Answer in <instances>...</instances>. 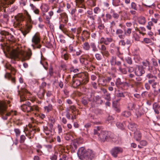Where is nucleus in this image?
Wrapping results in <instances>:
<instances>
[{
    "label": "nucleus",
    "mask_w": 160,
    "mask_h": 160,
    "mask_svg": "<svg viewBox=\"0 0 160 160\" xmlns=\"http://www.w3.org/2000/svg\"><path fill=\"white\" fill-rule=\"evenodd\" d=\"M82 37H85L87 39H88L89 37V33L87 31L84 30L82 33Z\"/></svg>",
    "instance_id": "obj_40"
},
{
    "label": "nucleus",
    "mask_w": 160,
    "mask_h": 160,
    "mask_svg": "<svg viewBox=\"0 0 160 160\" xmlns=\"http://www.w3.org/2000/svg\"><path fill=\"white\" fill-rule=\"evenodd\" d=\"M14 131L15 133L16 137H18L20 135L21 132L19 129L15 128L14 129Z\"/></svg>",
    "instance_id": "obj_41"
},
{
    "label": "nucleus",
    "mask_w": 160,
    "mask_h": 160,
    "mask_svg": "<svg viewBox=\"0 0 160 160\" xmlns=\"http://www.w3.org/2000/svg\"><path fill=\"white\" fill-rule=\"evenodd\" d=\"M100 11L101 9L98 7L95 8L93 10L95 14H98L100 12Z\"/></svg>",
    "instance_id": "obj_58"
},
{
    "label": "nucleus",
    "mask_w": 160,
    "mask_h": 160,
    "mask_svg": "<svg viewBox=\"0 0 160 160\" xmlns=\"http://www.w3.org/2000/svg\"><path fill=\"white\" fill-rule=\"evenodd\" d=\"M125 60L129 64H132V60L131 58L129 57L126 58Z\"/></svg>",
    "instance_id": "obj_51"
},
{
    "label": "nucleus",
    "mask_w": 160,
    "mask_h": 160,
    "mask_svg": "<svg viewBox=\"0 0 160 160\" xmlns=\"http://www.w3.org/2000/svg\"><path fill=\"white\" fill-rule=\"evenodd\" d=\"M110 10L109 12L111 14L112 18H113L115 19H118L119 18V15L118 14L116 13L115 10L112 8H109Z\"/></svg>",
    "instance_id": "obj_12"
},
{
    "label": "nucleus",
    "mask_w": 160,
    "mask_h": 160,
    "mask_svg": "<svg viewBox=\"0 0 160 160\" xmlns=\"http://www.w3.org/2000/svg\"><path fill=\"white\" fill-rule=\"evenodd\" d=\"M123 31L121 29H116V34L118 35V37L121 39H123L125 37V35L123 34Z\"/></svg>",
    "instance_id": "obj_14"
},
{
    "label": "nucleus",
    "mask_w": 160,
    "mask_h": 160,
    "mask_svg": "<svg viewBox=\"0 0 160 160\" xmlns=\"http://www.w3.org/2000/svg\"><path fill=\"white\" fill-rule=\"evenodd\" d=\"M32 10L33 12L36 15H39L40 13V10L38 8L36 7L32 4H30V5Z\"/></svg>",
    "instance_id": "obj_24"
},
{
    "label": "nucleus",
    "mask_w": 160,
    "mask_h": 160,
    "mask_svg": "<svg viewBox=\"0 0 160 160\" xmlns=\"http://www.w3.org/2000/svg\"><path fill=\"white\" fill-rule=\"evenodd\" d=\"M128 129L132 131H136L137 130V125L133 122H130L128 125Z\"/></svg>",
    "instance_id": "obj_17"
},
{
    "label": "nucleus",
    "mask_w": 160,
    "mask_h": 160,
    "mask_svg": "<svg viewBox=\"0 0 160 160\" xmlns=\"http://www.w3.org/2000/svg\"><path fill=\"white\" fill-rule=\"evenodd\" d=\"M143 41L147 44L150 43L152 42L151 40L148 38H144Z\"/></svg>",
    "instance_id": "obj_59"
},
{
    "label": "nucleus",
    "mask_w": 160,
    "mask_h": 160,
    "mask_svg": "<svg viewBox=\"0 0 160 160\" xmlns=\"http://www.w3.org/2000/svg\"><path fill=\"white\" fill-rule=\"evenodd\" d=\"M32 41L35 44L38 45L40 42V39L38 35L36 34H35L32 38Z\"/></svg>",
    "instance_id": "obj_19"
},
{
    "label": "nucleus",
    "mask_w": 160,
    "mask_h": 160,
    "mask_svg": "<svg viewBox=\"0 0 160 160\" xmlns=\"http://www.w3.org/2000/svg\"><path fill=\"white\" fill-rule=\"evenodd\" d=\"M119 48L118 47H117L116 48V49L117 51V52L116 53V55L118 57L120 58L121 60H123V58L122 57H121L120 56V55L121 54L119 51Z\"/></svg>",
    "instance_id": "obj_53"
},
{
    "label": "nucleus",
    "mask_w": 160,
    "mask_h": 160,
    "mask_svg": "<svg viewBox=\"0 0 160 160\" xmlns=\"http://www.w3.org/2000/svg\"><path fill=\"white\" fill-rule=\"evenodd\" d=\"M100 127L99 126H97L94 129V134L95 135L98 134V132L100 130Z\"/></svg>",
    "instance_id": "obj_57"
},
{
    "label": "nucleus",
    "mask_w": 160,
    "mask_h": 160,
    "mask_svg": "<svg viewBox=\"0 0 160 160\" xmlns=\"http://www.w3.org/2000/svg\"><path fill=\"white\" fill-rule=\"evenodd\" d=\"M2 35L6 36V37L8 36V37L6 38H8L9 40H12L13 39L14 37L11 34L9 33L8 32L6 31H3L2 32Z\"/></svg>",
    "instance_id": "obj_27"
},
{
    "label": "nucleus",
    "mask_w": 160,
    "mask_h": 160,
    "mask_svg": "<svg viewBox=\"0 0 160 160\" xmlns=\"http://www.w3.org/2000/svg\"><path fill=\"white\" fill-rule=\"evenodd\" d=\"M112 41L113 39L111 38H104L102 37L100 39L99 42L100 44H104L106 45H108Z\"/></svg>",
    "instance_id": "obj_10"
},
{
    "label": "nucleus",
    "mask_w": 160,
    "mask_h": 160,
    "mask_svg": "<svg viewBox=\"0 0 160 160\" xmlns=\"http://www.w3.org/2000/svg\"><path fill=\"white\" fill-rule=\"evenodd\" d=\"M71 159V158L67 154H63L62 158H60L59 160H69Z\"/></svg>",
    "instance_id": "obj_42"
},
{
    "label": "nucleus",
    "mask_w": 160,
    "mask_h": 160,
    "mask_svg": "<svg viewBox=\"0 0 160 160\" xmlns=\"http://www.w3.org/2000/svg\"><path fill=\"white\" fill-rule=\"evenodd\" d=\"M131 115V112L128 111H125L122 113V115L125 117H128Z\"/></svg>",
    "instance_id": "obj_31"
},
{
    "label": "nucleus",
    "mask_w": 160,
    "mask_h": 160,
    "mask_svg": "<svg viewBox=\"0 0 160 160\" xmlns=\"http://www.w3.org/2000/svg\"><path fill=\"white\" fill-rule=\"evenodd\" d=\"M130 8L132 9L135 11L138 10V8L137 7V4L134 2H132L131 4Z\"/></svg>",
    "instance_id": "obj_36"
},
{
    "label": "nucleus",
    "mask_w": 160,
    "mask_h": 160,
    "mask_svg": "<svg viewBox=\"0 0 160 160\" xmlns=\"http://www.w3.org/2000/svg\"><path fill=\"white\" fill-rule=\"evenodd\" d=\"M115 83L117 87H118L119 85L122 84V82H121V79L119 78H118L116 79Z\"/></svg>",
    "instance_id": "obj_46"
},
{
    "label": "nucleus",
    "mask_w": 160,
    "mask_h": 160,
    "mask_svg": "<svg viewBox=\"0 0 160 160\" xmlns=\"http://www.w3.org/2000/svg\"><path fill=\"white\" fill-rule=\"evenodd\" d=\"M42 12H47L49 9V6L46 4L42 3L40 7Z\"/></svg>",
    "instance_id": "obj_22"
},
{
    "label": "nucleus",
    "mask_w": 160,
    "mask_h": 160,
    "mask_svg": "<svg viewBox=\"0 0 160 160\" xmlns=\"http://www.w3.org/2000/svg\"><path fill=\"white\" fill-rule=\"evenodd\" d=\"M91 47L92 48V50L94 52L97 51L98 49L97 48L96 45L94 43H91Z\"/></svg>",
    "instance_id": "obj_44"
},
{
    "label": "nucleus",
    "mask_w": 160,
    "mask_h": 160,
    "mask_svg": "<svg viewBox=\"0 0 160 160\" xmlns=\"http://www.w3.org/2000/svg\"><path fill=\"white\" fill-rule=\"evenodd\" d=\"M98 139L101 142L109 141L114 138V134L111 132L102 131L98 135Z\"/></svg>",
    "instance_id": "obj_3"
},
{
    "label": "nucleus",
    "mask_w": 160,
    "mask_h": 160,
    "mask_svg": "<svg viewBox=\"0 0 160 160\" xmlns=\"http://www.w3.org/2000/svg\"><path fill=\"white\" fill-rule=\"evenodd\" d=\"M132 29L131 28H128L127 30L124 31V34L127 35L129 36L131 33Z\"/></svg>",
    "instance_id": "obj_49"
},
{
    "label": "nucleus",
    "mask_w": 160,
    "mask_h": 160,
    "mask_svg": "<svg viewBox=\"0 0 160 160\" xmlns=\"http://www.w3.org/2000/svg\"><path fill=\"white\" fill-rule=\"evenodd\" d=\"M105 99L108 101H110L111 100L110 94L109 93H107L106 94V97L105 98Z\"/></svg>",
    "instance_id": "obj_64"
},
{
    "label": "nucleus",
    "mask_w": 160,
    "mask_h": 160,
    "mask_svg": "<svg viewBox=\"0 0 160 160\" xmlns=\"http://www.w3.org/2000/svg\"><path fill=\"white\" fill-rule=\"evenodd\" d=\"M68 49L70 52H76V50L73 48V47L72 45H69Z\"/></svg>",
    "instance_id": "obj_63"
},
{
    "label": "nucleus",
    "mask_w": 160,
    "mask_h": 160,
    "mask_svg": "<svg viewBox=\"0 0 160 160\" xmlns=\"http://www.w3.org/2000/svg\"><path fill=\"white\" fill-rule=\"evenodd\" d=\"M154 100V98L150 100H147L146 102V104L149 106H151L152 104V102H153Z\"/></svg>",
    "instance_id": "obj_54"
},
{
    "label": "nucleus",
    "mask_w": 160,
    "mask_h": 160,
    "mask_svg": "<svg viewBox=\"0 0 160 160\" xmlns=\"http://www.w3.org/2000/svg\"><path fill=\"white\" fill-rule=\"evenodd\" d=\"M90 101V100L89 98H82V103L85 106L87 105L88 102Z\"/></svg>",
    "instance_id": "obj_38"
},
{
    "label": "nucleus",
    "mask_w": 160,
    "mask_h": 160,
    "mask_svg": "<svg viewBox=\"0 0 160 160\" xmlns=\"http://www.w3.org/2000/svg\"><path fill=\"white\" fill-rule=\"evenodd\" d=\"M6 78L11 80L12 83H15V79L14 77H12L11 74L7 72L6 73L4 76Z\"/></svg>",
    "instance_id": "obj_21"
},
{
    "label": "nucleus",
    "mask_w": 160,
    "mask_h": 160,
    "mask_svg": "<svg viewBox=\"0 0 160 160\" xmlns=\"http://www.w3.org/2000/svg\"><path fill=\"white\" fill-rule=\"evenodd\" d=\"M145 72L142 66H138L135 69V73L138 77L142 76Z\"/></svg>",
    "instance_id": "obj_8"
},
{
    "label": "nucleus",
    "mask_w": 160,
    "mask_h": 160,
    "mask_svg": "<svg viewBox=\"0 0 160 160\" xmlns=\"http://www.w3.org/2000/svg\"><path fill=\"white\" fill-rule=\"evenodd\" d=\"M10 101L6 102L2 101L0 102V114L2 118L4 120H6L8 118V117L10 115H16L17 112L15 111H12L10 112H7V104H9Z\"/></svg>",
    "instance_id": "obj_2"
},
{
    "label": "nucleus",
    "mask_w": 160,
    "mask_h": 160,
    "mask_svg": "<svg viewBox=\"0 0 160 160\" xmlns=\"http://www.w3.org/2000/svg\"><path fill=\"white\" fill-rule=\"evenodd\" d=\"M36 129L34 128H31L27 133H26L25 134L27 137L29 139H32L36 132Z\"/></svg>",
    "instance_id": "obj_13"
},
{
    "label": "nucleus",
    "mask_w": 160,
    "mask_h": 160,
    "mask_svg": "<svg viewBox=\"0 0 160 160\" xmlns=\"http://www.w3.org/2000/svg\"><path fill=\"white\" fill-rule=\"evenodd\" d=\"M115 65H116L118 67V68L122 67V62L120 61H117L115 64Z\"/></svg>",
    "instance_id": "obj_62"
},
{
    "label": "nucleus",
    "mask_w": 160,
    "mask_h": 160,
    "mask_svg": "<svg viewBox=\"0 0 160 160\" xmlns=\"http://www.w3.org/2000/svg\"><path fill=\"white\" fill-rule=\"evenodd\" d=\"M133 38L136 41H139L140 37L138 34L134 33L133 35Z\"/></svg>",
    "instance_id": "obj_52"
},
{
    "label": "nucleus",
    "mask_w": 160,
    "mask_h": 160,
    "mask_svg": "<svg viewBox=\"0 0 160 160\" xmlns=\"http://www.w3.org/2000/svg\"><path fill=\"white\" fill-rule=\"evenodd\" d=\"M32 55V52L30 50L27 52L20 49L16 50L12 53L11 55V63H16V62L15 59H17L21 60L22 62L28 60L30 58Z\"/></svg>",
    "instance_id": "obj_1"
},
{
    "label": "nucleus",
    "mask_w": 160,
    "mask_h": 160,
    "mask_svg": "<svg viewBox=\"0 0 160 160\" xmlns=\"http://www.w3.org/2000/svg\"><path fill=\"white\" fill-rule=\"evenodd\" d=\"M146 77L148 79H153L154 78V79H157V77L155 76L152 75L151 73H149L147 75Z\"/></svg>",
    "instance_id": "obj_39"
},
{
    "label": "nucleus",
    "mask_w": 160,
    "mask_h": 160,
    "mask_svg": "<svg viewBox=\"0 0 160 160\" xmlns=\"http://www.w3.org/2000/svg\"><path fill=\"white\" fill-rule=\"evenodd\" d=\"M26 139L25 136L24 135H21L20 137L19 142L20 143H23Z\"/></svg>",
    "instance_id": "obj_50"
},
{
    "label": "nucleus",
    "mask_w": 160,
    "mask_h": 160,
    "mask_svg": "<svg viewBox=\"0 0 160 160\" xmlns=\"http://www.w3.org/2000/svg\"><path fill=\"white\" fill-rule=\"evenodd\" d=\"M59 28L66 35H68V32L67 28L65 27V25L63 24H60L59 26Z\"/></svg>",
    "instance_id": "obj_29"
},
{
    "label": "nucleus",
    "mask_w": 160,
    "mask_h": 160,
    "mask_svg": "<svg viewBox=\"0 0 160 160\" xmlns=\"http://www.w3.org/2000/svg\"><path fill=\"white\" fill-rule=\"evenodd\" d=\"M152 109L155 114H159L160 113V105L157 102H154L152 104Z\"/></svg>",
    "instance_id": "obj_11"
},
{
    "label": "nucleus",
    "mask_w": 160,
    "mask_h": 160,
    "mask_svg": "<svg viewBox=\"0 0 160 160\" xmlns=\"http://www.w3.org/2000/svg\"><path fill=\"white\" fill-rule=\"evenodd\" d=\"M145 18L143 16L140 17L138 19V22L141 24L144 25L146 23Z\"/></svg>",
    "instance_id": "obj_32"
},
{
    "label": "nucleus",
    "mask_w": 160,
    "mask_h": 160,
    "mask_svg": "<svg viewBox=\"0 0 160 160\" xmlns=\"http://www.w3.org/2000/svg\"><path fill=\"white\" fill-rule=\"evenodd\" d=\"M110 61L111 65L115 66V63L117 61L116 57L114 56H112Z\"/></svg>",
    "instance_id": "obj_35"
},
{
    "label": "nucleus",
    "mask_w": 160,
    "mask_h": 160,
    "mask_svg": "<svg viewBox=\"0 0 160 160\" xmlns=\"http://www.w3.org/2000/svg\"><path fill=\"white\" fill-rule=\"evenodd\" d=\"M83 48L86 50H89L90 48V46L88 43L85 42L83 45Z\"/></svg>",
    "instance_id": "obj_47"
},
{
    "label": "nucleus",
    "mask_w": 160,
    "mask_h": 160,
    "mask_svg": "<svg viewBox=\"0 0 160 160\" xmlns=\"http://www.w3.org/2000/svg\"><path fill=\"white\" fill-rule=\"evenodd\" d=\"M7 69L10 70L13 75H15L17 72V70L13 67H12L11 65H9L7 66Z\"/></svg>",
    "instance_id": "obj_28"
},
{
    "label": "nucleus",
    "mask_w": 160,
    "mask_h": 160,
    "mask_svg": "<svg viewBox=\"0 0 160 160\" xmlns=\"http://www.w3.org/2000/svg\"><path fill=\"white\" fill-rule=\"evenodd\" d=\"M105 16L106 17V19L103 18V21L105 22H107L108 20H110L112 18L111 14L109 12V13H107L105 15Z\"/></svg>",
    "instance_id": "obj_37"
},
{
    "label": "nucleus",
    "mask_w": 160,
    "mask_h": 160,
    "mask_svg": "<svg viewBox=\"0 0 160 160\" xmlns=\"http://www.w3.org/2000/svg\"><path fill=\"white\" fill-rule=\"evenodd\" d=\"M101 53L103 55H104L107 57H108L109 55V52L108 51L106 50L103 51H101Z\"/></svg>",
    "instance_id": "obj_61"
},
{
    "label": "nucleus",
    "mask_w": 160,
    "mask_h": 160,
    "mask_svg": "<svg viewBox=\"0 0 160 160\" xmlns=\"http://www.w3.org/2000/svg\"><path fill=\"white\" fill-rule=\"evenodd\" d=\"M112 4L115 7H118L119 6H123V4L121 2L120 0H112Z\"/></svg>",
    "instance_id": "obj_25"
},
{
    "label": "nucleus",
    "mask_w": 160,
    "mask_h": 160,
    "mask_svg": "<svg viewBox=\"0 0 160 160\" xmlns=\"http://www.w3.org/2000/svg\"><path fill=\"white\" fill-rule=\"evenodd\" d=\"M96 157L95 153L92 150H91V160L94 159Z\"/></svg>",
    "instance_id": "obj_60"
},
{
    "label": "nucleus",
    "mask_w": 160,
    "mask_h": 160,
    "mask_svg": "<svg viewBox=\"0 0 160 160\" xmlns=\"http://www.w3.org/2000/svg\"><path fill=\"white\" fill-rule=\"evenodd\" d=\"M134 138L137 141H139L141 138V133L139 130H136L134 132Z\"/></svg>",
    "instance_id": "obj_20"
},
{
    "label": "nucleus",
    "mask_w": 160,
    "mask_h": 160,
    "mask_svg": "<svg viewBox=\"0 0 160 160\" xmlns=\"http://www.w3.org/2000/svg\"><path fill=\"white\" fill-rule=\"evenodd\" d=\"M128 108L129 110H132L134 108V104L133 103H130L128 104Z\"/></svg>",
    "instance_id": "obj_55"
},
{
    "label": "nucleus",
    "mask_w": 160,
    "mask_h": 160,
    "mask_svg": "<svg viewBox=\"0 0 160 160\" xmlns=\"http://www.w3.org/2000/svg\"><path fill=\"white\" fill-rule=\"evenodd\" d=\"M136 81H134L132 79H129V81L131 82H133V85H134L136 86H138L140 85V82L142 80V79L141 78L139 77H137L136 78Z\"/></svg>",
    "instance_id": "obj_18"
},
{
    "label": "nucleus",
    "mask_w": 160,
    "mask_h": 160,
    "mask_svg": "<svg viewBox=\"0 0 160 160\" xmlns=\"http://www.w3.org/2000/svg\"><path fill=\"white\" fill-rule=\"evenodd\" d=\"M31 103L28 101H27L25 103L21 106L22 109L24 112H29L32 111Z\"/></svg>",
    "instance_id": "obj_9"
},
{
    "label": "nucleus",
    "mask_w": 160,
    "mask_h": 160,
    "mask_svg": "<svg viewBox=\"0 0 160 160\" xmlns=\"http://www.w3.org/2000/svg\"><path fill=\"white\" fill-rule=\"evenodd\" d=\"M26 18L27 22L25 27L21 30V32L24 37L28 33L32 28V20L31 16L28 12H26Z\"/></svg>",
    "instance_id": "obj_5"
},
{
    "label": "nucleus",
    "mask_w": 160,
    "mask_h": 160,
    "mask_svg": "<svg viewBox=\"0 0 160 160\" xmlns=\"http://www.w3.org/2000/svg\"><path fill=\"white\" fill-rule=\"evenodd\" d=\"M44 94L45 91L43 90L42 92H40L38 94V95L39 98L41 99H43L44 98Z\"/></svg>",
    "instance_id": "obj_43"
},
{
    "label": "nucleus",
    "mask_w": 160,
    "mask_h": 160,
    "mask_svg": "<svg viewBox=\"0 0 160 160\" xmlns=\"http://www.w3.org/2000/svg\"><path fill=\"white\" fill-rule=\"evenodd\" d=\"M82 60H83V64L86 65L89 64V62H90V60L88 61L86 58H82L80 59L81 62H82Z\"/></svg>",
    "instance_id": "obj_48"
},
{
    "label": "nucleus",
    "mask_w": 160,
    "mask_h": 160,
    "mask_svg": "<svg viewBox=\"0 0 160 160\" xmlns=\"http://www.w3.org/2000/svg\"><path fill=\"white\" fill-rule=\"evenodd\" d=\"M148 70L154 74H157L158 70L154 66H148Z\"/></svg>",
    "instance_id": "obj_23"
},
{
    "label": "nucleus",
    "mask_w": 160,
    "mask_h": 160,
    "mask_svg": "<svg viewBox=\"0 0 160 160\" xmlns=\"http://www.w3.org/2000/svg\"><path fill=\"white\" fill-rule=\"evenodd\" d=\"M31 108H32V111H38L39 110V108L36 105H33L32 106H31Z\"/></svg>",
    "instance_id": "obj_56"
},
{
    "label": "nucleus",
    "mask_w": 160,
    "mask_h": 160,
    "mask_svg": "<svg viewBox=\"0 0 160 160\" xmlns=\"http://www.w3.org/2000/svg\"><path fill=\"white\" fill-rule=\"evenodd\" d=\"M44 108L46 111L48 112L52 109V105L51 104H49L48 106L44 107Z\"/></svg>",
    "instance_id": "obj_34"
},
{
    "label": "nucleus",
    "mask_w": 160,
    "mask_h": 160,
    "mask_svg": "<svg viewBox=\"0 0 160 160\" xmlns=\"http://www.w3.org/2000/svg\"><path fill=\"white\" fill-rule=\"evenodd\" d=\"M102 102V100L101 99V97L98 95L97 96L95 97V99H94L92 102L93 103L92 104V106H95L96 104H101Z\"/></svg>",
    "instance_id": "obj_16"
},
{
    "label": "nucleus",
    "mask_w": 160,
    "mask_h": 160,
    "mask_svg": "<svg viewBox=\"0 0 160 160\" xmlns=\"http://www.w3.org/2000/svg\"><path fill=\"white\" fill-rule=\"evenodd\" d=\"M123 148L119 147H115L112 148L110 151V153L114 158H116L118 154L122 153L123 152Z\"/></svg>",
    "instance_id": "obj_6"
},
{
    "label": "nucleus",
    "mask_w": 160,
    "mask_h": 160,
    "mask_svg": "<svg viewBox=\"0 0 160 160\" xmlns=\"http://www.w3.org/2000/svg\"><path fill=\"white\" fill-rule=\"evenodd\" d=\"M16 21L14 23L15 27H20L24 20V17L22 14H19L15 17Z\"/></svg>",
    "instance_id": "obj_7"
},
{
    "label": "nucleus",
    "mask_w": 160,
    "mask_h": 160,
    "mask_svg": "<svg viewBox=\"0 0 160 160\" xmlns=\"http://www.w3.org/2000/svg\"><path fill=\"white\" fill-rule=\"evenodd\" d=\"M29 94V92L26 89L23 90L20 95L21 101L25 100L26 99V97L27 96V94Z\"/></svg>",
    "instance_id": "obj_15"
},
{
    "label": "nucleus",
    "mask_w": 160,
    "mask_h": 160,
    "mask_svg": "<svg viewBox=\"0 0 160 160\" xmlns=\"http://www.w3.org/2000/svg\"><path fill=\"white\" fill-rule=\"evenodd\" d=\"M73 80V85L74 87H77L79 86L81 84V82L80 81V80H78L77 79H75L74 80L72 79Z\"/></svg>",
    "instance_id": "obj_30"
},
{
    "label": "nucleus",
    "mask_w": 160,
    "mask_h": 160,
    "mask_svg": "<svg viewBox=\"0 0 160 160\" xmlns=\"http://www.w3.org/2000/svg\"><path fill=\"white\" fill-rule=\"evenodd\" d=\"M77 155L78 158L81 160H88L90 157V152L89 150H87L84 147H82L78 149Z\"/></svg>",
    "instance_id": "obj_4"
},
{
    "label": "nucleus",
    "mask_w": 160,
    "mask_h": 160,
    "mask_svg": "<svg viewBox=\"0 0 160 160\" xmlns=\"http://www.w3.org/2000/svg\"><path fill=\"white\" fill-rule=\"evenodd\" d=\"M118 70L119 71L122 73L125 74L127 73V70L125 68H122V67L121 68H120L118 69Z\"/></svg>",
    "instance_id": "obj_45"
},
{
    "label": "nucleus",
    "mask_w": 160,
    "mask_h": 160,
    "mask_svg": "<svg viewBox=\"0 0 160 160\" xmlns=\"http://www.w3.org/2000/svg\"><path fill=\"white\" fill-rule=\"evenodd\" d=\"M116 125L118 128L122 130L125 129L126 126L124 122H116Z\"/></svg>",
    "instance_id": "obj_26"
},
{
    "label": "nucleus",
    "mask_w": 160,
    "mask_h": 160,
    "mask_svg": "<svg viewBox=\"0 0 160 160\" xmlns=\"http://www.w3.org/2000/svg\"><path fill=\"white\" fill-rule=\"evenodd\" d=\"M147 143H148L146 141L142 140L140 142V145H138V147L140 148H142V147L147 145Z\"/></svg>",
    "instance_id": "obj_33"
}]
</instances>
